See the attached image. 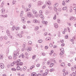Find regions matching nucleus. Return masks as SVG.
Returning <instances> with one entry per match:
<instances>
[{"mask_svg": "<svg viewBox=\"0 0 76 76\" xmlns=\"http://www.w3.org/2000/svg\"><path fill=\"white\" fill-rule=\"evenodd\" d=\"M0 67H1V69H4V64H3L0 63Z\"/></svg>", "mask_w": 76, "mask_h": 76, "instance_id": "obj_6", "label": "nucleus"}, {"mask_svg": "<svg viewBox=\"0 0 76 76\" xmlns=\"http://www.w3.org/2000/svg\"><path fill=\"white\" fill-rule=\"evenodd\" d=\"M33 14H34V15H35V16H36V17H37L38 16V14L37 13V11L34 10H33Z\"/></svg>", "mask_w": 76, "mask_h": 76, "instance_id": "obj_3", "label": "nucleus"}, {"mask_svg": "<svg viewBox=\"0 0 76 76\" xmlns=\"http://www.w3.org/2000/svg\"><path fill=\"white\" fill-rule=\"evenodd\" d=\"M39 43H42V40H39L38 41Z\"/></svg>", "mask_w": 76, "mask_h": 76, "instance_id": "obj_27", "label": "nucleus"}, {"mask_svg": "<svg viewBox=\"0 0 76 76\" xmlns=\"http://www.w3.org/2000/svg\"><path fill=\"white\" fill-rule=\"evenodd\" d=\"M54 68H52L50 70V72H52L53 71H54Z\"/></svg>", "mask_w": 76, "mask_h": 76, "instance_id": "obj_32", "label": "nucleus"}, {"mask_svg": "<svg viewBox=\"0 0 76 76\" xmlns=\"http://www.w3.org/2000/svg\"><path fill=\"white\" fill-rule=\"evenodd\" d=\"M23 12L22 11L21 12L20 15H21V16H22V15H23Z\"/></svg>", "mask_w": 76, "mask_h": 76, "instance_id": "obj_55", "label": "nucleus"}, {"mask_svg": "<svg viewBox=\"0 0 76 76\" xmlns=\"http://www.w3.org/2000/svg\"><path fill=\"white\" fill-rule=\"evenodd\" d=\"M46 4L47 5H50L51 4V2L50 1H48V2H46Z\"/></svg>", "mask_w": 76, "mask_h": 76, "instance_id": "obj_9", "label": "nucleus"}, {"mask_svg": "<svg viewBox=\"0 0 76 76\" xmlns=\"http://www.w3.org/2000/svg\"><path fill=\"white\" fill-rule=\"evenodd\" d=\"M35 57H36V56L34 55L32 56V58L33 59H35Z\"/></svg>", "mask_w": 76, "mask_h": 76, "instance_id": "obj_42", "label": "nucleus"}, {"mask_svg": "<svg viewBox=\"0 0 76 76\" xmlns=\"http://www.w3.org/2000/svg\"><path fill=\"white\" fill-rule=\"evenodd\" d=\"M19 64H20V66H22V65L23 64V62H20Z\"/></svg>", "mask_w": 76, "mask_h": 76, "instance_id": "obj_49", "label": "nucleus"}, {"mask_svg": "<svg viewBox=\"0 0 76 76\" xmlns=\"http://www.w3.org/2000/svg\"><path fill=\"white\" fill-rule=\"evenodd\" d=\"M65 4H65V2L63 1L62 2V5H63L64 6L65 5Z\"/></svg>", "mask_w": 76, "mask_h": 76, "instance_id": "obj_45", "label": "nucleus"}, {"mask_svg": "<svg viewBox=\"0 0 76 76\" xmlns=\"http://www.w3.org/2000/svg\"><path fill=\"white\" fill-rule=\"evenodd\" d=\"M1 12L2 14L4 13V12H5V10L4 9H2L1 10Z\"/></svg>", "mask_w": 76, "mask_h": 76, "instance_id": "obj_13", "label": "nucleus"}, {"mask_svg": "<svg viewBox=\"0 0 76 76\" xmlns=\"http://www.w3.org/2000/svg\"><path fill=\"white\" fill-rule=\"evenodd\" d=\"M54 64L51 63L50 65V67H52L54 66Z\"/></svg>", "mask_w": 76, "mask_h": 76, "instance_id": "obj_31", "label": "nucleus"}, {"mask_svg": "<svg viewBox=\"0 0 76 76\" xmlns=\"http://www.w3.org/2000/svg\"><path fill=\"white\" fill-rule=\"evenodd\" d=\"M38 29H39V27L38 26H36L35 27V30L37 31V30H38Z\"/></svg>", "mask_w": 76, "mask_h": 76, "instance_id": "obj_28", "label": "nucleus"}, {"mask_svg": "<svg viewBox=\"0 0 76 76\" xmlns=\"http://www.w3.org/2000/svg\"><path fill=\"white\" fill-rule=\"evenodd\" d=\"M3 55H0V58H1V59H2V58H3Z\"/></svg>", "mask_w": 76, "mask_h": 76, "instance_id": "obj_54", "label": "nucleus"}, {"mask_svg": "<svg viewBox=\"0 0 76 76\" xmlns=\"http://www.w3.org/2000/svg\"><path fill=\"white\" fill-rule=\"evenodd\" d=\"M67 29L69 32H70V28H69V27H67Z\"/></svg>", "mask_w": 76, "mask_h": 76, "instance_id": "obj_40", "label": "nucleus"}, {"mask_svg": "<svg viewBox=\"0 0 76 76\" xmlns=\"http://www.w3.org/2000/svg\"><path fill=\"white\" fill-rule=\"evenodd\" d=\"M40 18H41L42 19H44V17L43 15L40 14Z\"/></svg>", "mask_w": 76, "mask_h": 76, "instance_id": "obj_16", "label": "nucleus"}, {"mask_svg": "<svg viewBox=\"0 0 76 76\" xmlns=\"http://www.w3.org/2000/svg\"><path fill=\"white\" fill-rule=\"evenodd\" d=\"M57 21L58 22V23H60V19H58L57 20Z\"/></svg>", "mask_w": 76, "mask_h": 76, "instance_id": "obj_50", "label": "nucleus"}, {"mask_svg": "<svg viewBox=\"0 0 76 76\" xmlns=\"http://www.w3.org/2000/svg\"><path fill=\"white\" fill-rule=\"evenodd\" d=\"M15 63H16V61H14L13 62L10 64V66H14V64H15Z\"/></svg>", "mask_w": 76, "mask_h": 76, "instance_id": "obj_11", "label": "nucleus"}, {"mask_svg": "<svg viewBox=\"0 0 76 76\" xmlns=\"http://www.w3.org/2000/svg\"><path fill=\"white\" fill-rule=\"evenodd\" d=\"M31 7V4H29L28 5V7Z\"/></svg>", "mask_w": 76, "mask_h": 76, "instance_id": "obj_61", "label": "nucleus"}, {"mask_svg": "<svg viewBox=\"0 0 76 76\" xmlns=\"http://www.w3.org/2000/svg\"><path fill=\"white\" fill-rule=\"evenodd\" d=\"M16 64L17 66L16 68V69L17 70H19V59H18L16 61Z\"/></svg>", "mask_w": 76, "mask_h": 76, "instance_id": "obj_2", "label": "nucleus"}, {"mask_svg": "<svg viewBox=\"0 0 76 76\" xmlns=\"http://www.w3.org/2000/svg\"><path fill=\"white\" fill-rule=\"evenodd\" d=\"M39 13H40V15H41V14L42 13V10H40L39 11Z\"/></svg>", "mask_w": 76, "mask_h": 76, "instance_id": "obj_60", "label": "nucleus"}, {"mask_svg": "<svg viewBox=\"0 0 76 76\" xmlns=\"http://www.w3.org/2000/svg\"><path fill=\"white\" fill-rule=\"evenodd\" d=\"M16 3V1H14L12 2V3L13 4H15Z\"/></svg>", "mask_w": 76, "mask_h": 76, "instance_id": "obj_53", "label": "nucleus"}, {"mask_svg": "<svg viewBox=\"0 0 76 76\" xmlns=\"http://www.w3.org/2000/svg\"><path fill=\"white\" fill-rule=\"evenodd\" d=\"M47 64H50V61H48L47 62Z\"/></svg>", "mask_w": 76, "mask_h": 76, "instance_id": "obj_64", "label": "nucleus"}, {"mask_svg": "<svg viewBox=\"0 0 76 76\" xmlns=\"http://www.w3.org/2000/svg\"><path fill=\"white\" fill-rule=\"evenodd\" d=\"M54 26L55 28H58V26L57 23H55L54 24Z\"/></svg>", "mask_w": 76, "mask_h": 76, "instance_id": "obj_10", "label": "nucleus"}, {"mask_svg": "<svg viewBox=\"0 0 76 76\" xmlns=\"http://www.w3.org/2000/svg\"><path fill=\"white\" fill-rule=\"evenodd\" d=\"M60 50L61 51H64V49L63 48H60Z\"/></svg>", "mask_w": 76, "mask_h": 76, "instance_id": "obj_38", "label": "nucleus"}, {"mask_svg": "<svg viewBox=\"0 0 76 76\" xmlns=\"http://www.w3.org/2000/svg\"><path fill=\"white\" fill-rule=\"evenodd\" d=\"M19 27H16L15 29H16V30H17V31H19Z\"/></svg>", "mask_w": 76, "mask_h": 76, "instance_id": "obj_48", "label": "nucleus"}, {"mask_svg": "<svg viewBox=\"0 0 76 76\" xmlns=\"http://www.w3.org/2000/svg\"><path fill=\"white\" fill-rule=\"evenodd\" d=\"M10 24L11 25H13L14 24V22H13V21H11L10 22Z\"/></svg>", "mask_w": 76, "mask_h": 76, "instance_id": "obj_36", "label": "nucleus"}, {"mask_svg": "<svg viewBox=\"0 0 76 76\" xmlns=\"http://www.w3.org/2000/svg\"><path fill=\"white\" fill-rule=\"evenodd\" d=\"M27 16L29 17V18H31L33 16V14H31V12H29L27 15Z\"/></svg>", "mask_w": 76, "mask_h": 76, "instance_id": "obj_4", "label": "nucleus"}, {"mask_svg": "<svg viewBox=\"0 0 76 76\" xmlns=\"http://www.w3.org/2000/svg\"><path fill=\"white\" fill-rule=\"evenodd\" d=\"M54 10L55 12H57V9L56 8H54Z\"/></svg>", "mask_w": 76, "mask_h": 76, "instance_id": "obj_58", "label": "nucleus"}, {"mask_svg": "<svg viewBox=\"0 0 76 76\" xmlns=\"http://www.w3.org/2000/svg\"><path fill=\"white\" fill-rule=\"evenodd\" d=\"M39 66H40V64H38L37 65V67H39Z\"/></svg>", "mask_w": 76, "mask_h": 76, "instance_id": "obj_59", "label": "nucleus"}, {"mask_svg": "<svg viewBox=\"0 0 76 76\" xmlns=\"http://www.w3.org/2000/svg\"><path fill=\"white\" fill-rule=\"evenodd\" d=\"M42 23H43V24H45V25H47V24L48 23V22L47 21H42Z\"/></svg>", "mask_w": 76, "mask_h": 76, "instance_id": "obj_14", "label": "nucleus"}, {"mask_svg": "<svg viewBox=\"0 0 76 76\" xmlns=\"http://www.w3.org/2000/svg\"><path fill=\"white\" fill-rule=\"evenodd\" d=\"M64 66H65V64H64V63H62L61 64V66H62V67H64Z\"/></svg>", "mask_w": 76, "mask_h": 76, "instance_id": "obj_29", "label": "nucleus"}, {"mask_svg": "<svg viewBox=\"0 0 76 76\" xmlns=\"http://www.w3.org/2000/svg\"><path fill=\"white\" fill-rule=\"evenodd\" d=\"M4 1H2V2L1 3V7H3L4 6Z\"/></svg>", "mask_w": 76, "mask_h": 76, "instance_id": "obj_19", "label": "nucleus"}, {"mask_svg": "<svg viewBox=\"0 0 76 76\" xmlns=\"http://www.w3.org/2000/svg\"><path fill=\"white\" fill-rule=\"evenodd\" d=\"M7 14L3 15V18H7Z\"/></svg>", "mask_w": 76, "mask_h": 76, "instance_id": "obj_43", "label": "nucleus"}, {"mask_svg": "<svg viewBox=\"0 0 76 76\" xmlns=\"http://www.w3.org/2000/svg\"><path fill=\"white\" fill-rule=\"evenodd\" d=\"M66 75V72H64L63 74V76H65Z\"/></svg>", "mask_w": 76, "mask_h": 76, "instance_id": "obj_62", "label": "nucleus"}, {"mask_svg": "<svg viewBox=\"0 0 76 76\" xmlns=\"http://www.w3.org/2000/svg\"><path fill=\"white\" fill-rule=\"evenodd\" d=\"M36 76H41V74H38Z\"/></svg>", "mask_w": 76, "mask_h": 76, "instance_id": "obj_63", "label": "nucleus"}, {"mask_svg": "<svg viewBox=\"0 0 76 76\" xmlns=\"http://www.w3.org/2000/svg\"><path fill=\"white\" fill-rule=\"evenodd\" d=\"M6 33L8 36H10V32H9V30H7Z\"/></svg>", "mask_w": 76, "mask_h": 76, "instance_id": "obj_15", "label": "nucleus"}, {"mask_svg": "<svg viewBox=\"0 0 76 76\" xmlns=\"http://www.w3.org/2000/svg\"><path fill=\"white\" fill-rule=\"evenodd\" d=\"M67 8L66 7H64V8H63V10H66V9H67Z\"/></svg>", "mask_w": 76, "mask_h": 76, "instance_id": "obj_37", "label": "nucleus"}, {"mask_svg": "<svg viewBox=\"0 0 76 76\" xmlns=\"http://www.w3.org/2000/svg\"><path fill=\"white\" fill-rule=\"evenodd\" d=\"M26 67L25 66H24L23 67V70H26Z\"/></svg>", "mask_w": 76, "mask_h": 76, "instance_id": "obj_51", "label": "nucleus"}, {"mask_svg": "<svg viewBox=\"0 0 76 76\" xmlns=\"http://www.w3.org/2000/svg\"><path fill=\"white\" fill-rule=\"evenodd\" d=\"M28 44V45H31L32 44V42L31 41H29Z\"/></svg>", "mask_w": 76, "mask_h": 76, "instance_id": "obj_35", "label": "nucleus"}, {"mask_svg": "<svg viewBox=\"0 0 76 76\" xmlns=\"http://www.w3.org/2000/svg\"><path fill=\"white\" fill-rule=\"evenodd\" d=\"M33 22L34 23H38V20L36 19H34L33 20Z\"/></svg>", "mask_w": 76, "mask_h": 76, "instance_id": "obj_18", "label": "nucleus"}, {"mask_svg": "<svg viewBox=\"0 0 76 76\" xmlns=\"http://www.w3.org/2000/svg\"><path fill=\"white\" fill-rule=\"evenodd\" d=\"M49 46L50 47H53V44L52 43H50L49 44Z\"/></svg>", "mask_w": 76, "mask_h": 76, "instance_id": "obj_34", "label": "nucleus"}, {"mask_svg": "<svg viewBox=\"0 0 76 76\" xmlns=\"http://www.w3.org/2000/svg\"><path fill=\"white\" fill-rule=\"evenodd\" d=\"M54 53V51L53 50H52L51 51V53H50V56H51L52 55V54Z\"/></svg>", "mask_w": 76, "mask_h": 76, "instance_id": "obj_30", "label": "nucleus"}, {"mask_svg": "<svg viewBox=\"0 0 76 76\" xmlns=\"http://www.w3.org/2000/svg\"><path fill=\"white\" fill-rule=\"evenodd\" d=\"M11 70L14 71H16V69L15 68H12Z\"/></svg>", "mask_w": 76, "mask_h": 76, "instance_id": "obj_56", "label": "nucleus"}, {"mask_svg": "<svg viewBox=\"0 0 76 76\" xmlns=\"http://www.w3.org/2000/svg\"><path fill=\"white\" fill-rule=\"evenodd\" d=\"M65 38L66 39H67V38H68V35H66L65 36Z\"/></svg>", "mask_w": 76, "mask_h": 76, "instance_id": "obj_57", "label": "nucleus"}, {"mask_svg": "<svg viewBox=\"0 0 76 76\" xmlns=\"http://www.w3.org/2000/svg\"><path fill=\"white\" fill-rule=\"evenodd\" d=\"M4 39H7V36H5L4 37Z\"/></svg>", "mask_w": 76, "mask_h": 76, "instance_id": "obj_44", "label": "nucleus"}, {"mask_svg": "<svg viewBox=\"0 0 76 76\" xmlns=\"http://www.w3.org/2000/svg\"><path fill=\"white\" fill-rule=\"evenodd\" d=\"M8 58L9 60H12V57L11 56H9L8 57Z\"/></svg>", "mask_w": 76, "mask_h": 76, "instance_id": "obj_33", "label": "nucleus"}, {"mask_svg": "<svg viewBox=\"0 0 76 76\" xmlns=\"http://www.w3.org/2000/svg\"><path fill=\"white\" fill-rule=\"evenodd\" d=\"M3 39V37L2 36H1L0 37V41H2Z\"/></svg>", "mask_w": 76, "mask_h": 76, "instance_id": "obj_26", "label": "nucleus"}, {"mask_svg": "<svg viewBox=\"0 0 76 76\" xmlns=\"http://www.w3.org/2000/svg\"><path fill=\"white\" fill-rule=\"evenodd\" d=\"M51 38L50 37H48L45 39V40H46V41H48V40H51Z\"/></svg>", "mask_w": 76, "mask_h": 76, "instance_id": "obj_22", "label": "nucleus"}, {"mask_svg": "<svg viewBox=\"0 0 76 76\" xmlns=\"http://www.w3.org/2000/svg\"><path fill=\"white\" fill-rule=\"evenodd\" d=\"M21 20L23 21V23H24V22H26L25 20V18L23 17L22 18Z\"/></svg>", "mask_w": 76, "mask_h": 76, "instance_id": "obj_23", "label": "nucleus"}, {"mask_svg": "<svg viewBox=\"0 0 76 76\" xmlns=\"http://www.w3.org/2000/svg\"><path fill=\"white\" fill-rule=\"evenodd\" d=\"M58 6V3H56L54 5V7H56Z\"/></svg>", "mask_w": 76, "mask_h": 76, "instance_id": "obj_20", "label": "nucleus"}, {"mask_svg": "<svg viewBox=\"0 0 76 76\" xmlns=\"http://www.w3.org/2000/svg\"><path fill=\"white\" fill-rule=\"evenodd\" d=\"M41 55L44 56H45V53L44 52L42 53Z\"/></svg>", "mask_w": 76, "mask_h": 76, "instance_id": "obj_39", "label": "nucleus"}, {"mask_svg": "<svg viewBox=\"0 0 76 76\" xmlns=\"http://www.w3.org/2000/svg\"><path fill=\"white\" fill-rule=\"evenodd\" d=\"M53 19L54 20H56V15H55L53 17Z\"/></svg>", "mask_w": 76, "mask_h": 76, "instance_id": "obj_46", "label": "nucleus"}, {"mask_svg": "<svg viewBox=\"0 0 76 76\" xmlns=\"http://www.w3.org/2000/svg\"><path fill=\"white\" fill-rule=\"evenodd\" d=\"M32 76H37V73L35 72H33L31 74Z\"/></svg>", "mask_w": 76, "mask_h": 76, "instance_id": "obj_12", "label": "nucleus"}, {"mask_svg": "<svg viewBox=\"0 0 76 76\" xmlns=\"http://www.w3.org/2000/svg\"><path fill=\"white\" fill-rule=\"evenodd\" d=\"M42 1H40L38 2V6H41V5H42Z\"/></svg>", "mask_w": 76, "mask_h": 76, "instance_id": "obj_7", "label": "nucleus"}, {"mask_svg": "<svg viewBox=\"0 0 76 76\" xmlns=\"http://www.w3.org/2000/svg\"><path fill=\"white\" fill-rule=\"evenodd\" d=\"M48 73L47 72H45L44 73L43 75V76H46L47 75Z\"/></svg>", "mask_w": 76, "mask_h": 76, "instance_id": "obj_41", "label": "nucleus"}, {"mask_svg": "<svg viewBox=\"0 0 76 76\" xmlns=\"http://www.w3.org/2000/svg\"><path fill=\"white\" fill-rule=\"evenodd\" d=\"M75 75V72H73L72 73H71L69 74V76H73Z\"/></svg>", "mask_w": 76, "mask_h": 76, "instance_id": "obj_21", "label": "nucleus"}, {"mask_svg": "<svg viewBox=\"0 0 76 76\" xmlns=\"http://www.w3.org/2000/svg\"><path fill=\"white\" fill-rule=\"evenodd\" d=\"M61 47H64V45H65L64 43H62L61 45Z\"/></svg>", "mask_w": 76, "mask_h": 76, "instance_id": "obj_52", "label": "nucleus"}, {"mask_svg": "<svg viewBox=\"0 0 76 76\" xmlns=\"http://www.w3.org/2000/svg\"><path fill=\"white\" fill-rule=\"evenodd\" d=\"M27 50L28 51H31V50H32V48L31 47H28L27 48Z\"/></svg>", "mask_w": 76, "mask_h": 76, "instance_id": "obj_8", "label": "nucleus"}, {"mask_svg": "<svg viewBox=\"0 0 76 76\" xmlns=\"http://www.w3.org/2000/svg\"><path fill=\"white\" fill-rule=\"evenodd\" d=\"M69 19L70 20H76V18L75 17H71Z\"/></svg>", "mask_w": 76, "mask_h": 76, "instance_id": "obj_5", "label": "nucleus"}, {"mask_svg": "<svg viewBox=\"0 0 76 76\" xmlns=\"http://www.w3.org/2000/svg\"><path fill=\"white\" fill-rule=\"evenodd\" d=\"M19 54V53L18 52L15 51L13 53V55H14V60H16V56H18Z\"/></svg>", "mask_w": 76, "mask_h": 76, "instance_id": "obj_1", "label": "nucleus"}, {"mask_svg": "<svg viewBox=\"0 0 76 76\" xmlns=\"http://www.w3.org/2000/svg\"><path fill=\"white\" fill-rule=\"evenodd\" d=\"M64 51H61L60 54V56L63 55L64 54Z\"/></svg>", "mask_w": 76, "mask_h": 76, "instance_id": "obj_24", "label": "nucleus"}, {"mask_svg": "<svg viewBox=\"0 0 76 76\" xmlns=\"http://www.w3.org/2000/svg\"><path fill=\"white\" fill-rule=\"evenodd\" d=\"M15 29V26H13V27L12 28V31H14Z\"/></svg>", "mask_w": 76, "mask_h": 76, "instance_id": "obj_25", "label": "nucleus"}, {"mask_svg": "<svg viewBox=\"0 0 76 76\" xmlns=\"http://www.w3.org/2000/svg\"><path fill=\"white\" fill-rule=\"evenodd\" d=\"M35 67V66H31V67H30V69H33V68H34Z\"/></svg>", "mask_w": 76, "mask_h": 76, "instance_id": "obj_47", "label": "nucleus"}, {"mask_svg": "<svg viewBox=\"0 0 76 76\" xmlns=\"http://www.w3.org/2000/svg\"><path fill=\"white\" fill-rule=\"evenodd\" d=\"M9 48H8L6 50V54H9Z\"/></svg>", "mask_w": 76, "mask_h": 76, "instance_id": "obj_17", "label": "nucleus"}]
</instances>
